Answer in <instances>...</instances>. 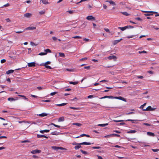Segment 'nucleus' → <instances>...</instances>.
Here are the masks:
<instances>
[{"instance_id": "1", "label": "nucleus", "mask_w": 159, "mask_h": 159, "mask_svg": "<svg viewBox=\"0 0 159 159\" xmlns=\"http://www.w3.org/2000/svg\"><path fill=\"white\" fill-rule=\"evenodd\" d=\"M156 109V107H152L151 106H148L146 109H143V111H154Z\"/></svg>"}, {"instance_id": "2", "label": "nucleus", "mask_w": 159, "mask_h": 159, "mask_svg": "<svg viewBox=\"0 0 159 159\" xmlns=\"http://www.w3.org/2000/svg\"><path fill=\"white\" fill-rule=\"evenodd\" d=\"M86 19L89 20H95V19L92 16H89L86 17Z\"/></svg>"}, {"instance_id": "3", "label": "nucleus", "mask_w": 159, "mask_h": 159, "mask_svg": "<svg viewBox=\"0 0 159 159\" xmlns=\"http://www.w3.org/2000/svg\"><path fill=\"white\" fill-rule=\"evenodd\" d=\"M107 59L109 60H111V59H113L114 61H116V56L114 55H112L109 56L107 57Z\"/></svg>"}, {"instance_id": "4", "label": "nucleus", "mask_w": 159, "mask_h": 159, "mask_svg": "<svg viewBox=\"0 0 159 159\" xmlns=\"http://www.w3.org/2000/svg\"><path fill=\"white\" fill-rule=\"evenodd\" d=\"M36 29V28L34 26H30L27 27L25 29V30H35Z\"/></svg>"}, {"instance_id": "5", "label": "nucleus", "mask_w": 159, "mask_h": 159, "mask_svg": "<svg viewBox=\"0 0 159 159\" xmlns=\"http://www.w3.org/2000/svg\"><path fill=\"white\" fill-rule=\"evenodd\" d=\"M28 65L29 67H34L35 66V63L34 62H32L29 63L28 64Z\"/></svg>"}, {"instance_id": "6", "label": "nucleus", "mask_w": 159, "mask_h": 159, "mask_svg": "<svg viewBox=\"0 0 159 159\" xmlns=\"http://www.w3.org/2000/svg\"><path fill=\"white\" fill-rule=\"evenodd\" d=\"M122 40V39H120L115 40L113 41V43L114 45H115L120 42Z\"/></svg>"}, {"instance_id": "7", "label": "nucleus", "mask_w": 159, "mask_h": 159, "mask_svg": "<svg viewBox=\"0 0 159 159\" xmlns=\"http://www.w3.org/2000/svg\"><path fill=\"white\" fill-rule=\"evenodd\" d=\"M40 152V150L36 149L31 151V153L32 154H35L36 153H39Z\"/></svg>"}, {"instance_id": "8", "label": "nucleus", "mask_w": 159, "mask_h": 159, "mask_svg": "<svg viewBox=\"0 0 159 159\" xmlns=\"http://www.w3.org/2000/svg\"><path fill=\"white\" fill-rule=\"evenodd\" d=\"M147 134L149 136H152V137H154L155 136L154 134L153 133L151 132H147Z\"/></svg>"}, {"instance_id": "9", "label": "nucleus", "mask_w": 159, "mask_h": 159, "mask_svg": "<svg viewBox=\"0 0 159 159\" xmlns=\"http://www.w3.org/2000/svg\"><path fill=\"white\" fill-rule=\"evenodd\" d=\"M37 137L38 138L44 137V138H45L46 139L48 138V137H47L46 136L43 135H40V134H37Z\"/></svg>"}, {"instance_id": "10", "label": "nucleus", "mask_w": 159, "mask_h": 159, "mask_svg": "<svg viewBox=\"0 0 159 159\" xmlns=\"http://www.w3.org/2000/svg\"><path fill=\"white\" fill-rule=\"evenodd\" d=\"M86 136V137H89V136L88 135L86 134H83L80 135V136L76 137H75V138H79V137H83V136Z\"/></svg>"}, {"instance_id": "11", "label": "nucleus", "mask_w": 159, "mask_h": 159, "mask_svg": "<svg viewBox=\"0 0 159 159\" xmlns=\"http://www.w3.org/2000/svg\"><path fill=\"white\" fill-rule=\"evenodd\" d=\"M31 16V14L30 13H26L24 14V16L25 17H27V18H29L30 17V16Z\"/></svg>"}, {"instance_id": "12", "label": "nucleus", "mask_w": 159, "mask_h": 159, "mask_svg": "<svg viewBox=\"0 0 159 159\" xmlns=\"http://www.w3.org/2000/svg\"><path fill=\"white\" fill-rule=\"evenodd\" d=\"M136 132V130H130L127 132V133L128 134H134Z\"/></svg>"}, {"instance_id": "13", "label": "nucleus", "mask_w": 159, "mask_h": 159, "mask_svg": "<svg viewBox=\"0 0 159 159\" xmlns=\"http://www.w3.org/2000/svg\"><path fill=\"white\" fill-rule=\"evenodd\" d=\"M80 145L81 144H80V143H78L77 145H76L75 146V148L76 150L78 149L79 148H81V147Z\"/></svg>"}, {"instance_id": "14", "label": "nucleus", "mask_w": 159, "mask_h": 159, "mask_svg": "<svg viewBox=\"0 0 159 159\" xmlns=\"http://www.w3.org/2000/svg\"><path fill=\"white\" fill-rule=\"evenodd\" d=\"M107 2H109L111 4L113 5H115L116 4L115 2H114L112 0H107L106 1Z\"/></svg>"}, {"instance_id": "15", "label": "nucleus", "mask_w": 159, "mask_h": 159, "mask_svg": "<svg viewBox=\"0 0 159 159\" xmlns=\"http://www.w3.org/2000/svg\"><path fill=\"white\" fill-rule=\"evenodd\" d=\"M118 28L121 30L122 31H124L128 28V26H125L124 27H119Z\"/></svg>"}, {"instance_id": "16", "label": "nucleus", "mask_w": 159, "mask_h": 159, "mask_svg": "<svg viewBox=\"0 0 159 159\" xmlns=\"http://www.w3.org/2000/svg\"><path fill=\"white\" fill-rule=\"evenodd\" d=\"M64 118L63 116L60 117L58 120V121L59 122L63 121L64 120Z\"/></svg>"}, {"instance_id": "17", "label": "nucleus", "mask_w": 159, "mask_h": 159, "mask_svg": "<svg viewBox=\"0 0 159 159\" xmlns=\"http://www.w3.org/2000/svg\"><path fill=\"white\" fill-rule=\"evenodd\" d=\"M50 130L49 129H45L43 130L40 131V132L41 133H43L44 132L48 133L49 132Z\"/></svg>"}, {"instance_id": "18", "label": "nucleus", "mask_w": 159, "mask_h": 159, "mask_svg": "<svg viewBox=\"0 0 159 159\" xmlns=\"http://www.w3.org/2000/svg\"><path fill=\"white\" fill-rule=\"evenodd\" d=\"M14 71V70H8V71H7V72H6V74H11V73H13Z\"/></svg>"}, {"instance_id": "19", "label": "nucleus", "mask_w": 159, "mask_h": 159, "mask_svg": "<svg viewBox=\"0 0 159 159\" xmlns=\"http://www.w3.org/2000/svg\"><path fill=\"white\" fill-rule=\"evenodd\" d=\"M80 144H81V145H90L91 143H88V142H84L83 143H80Z\"/></svg>"}, {"instance_id": "20", "label": "nucleus", "mask_w": 159, "mask_h": 159, "mask_svg": "<svg viewBox=\"0 0 159 159\" xmlns=\"http://www.w3.org/2000/svg\"><path fill=\"white\" fill-rule=\"evenodd\" d=\"M119 4L121 6L124 7L126 5V2H121L119 3Z\"/></svg>"}, {"instance_id": "21", "label": "nucleus", "mask_w": 159, "mask_h": 159, "mask_svg": "<svg viewBox=\"0 0 159 159\" xmlns=\"http://www.w3.org/2000/svg\"><path fill=\"white\" fill-rule=\"evenodd\" d=\"M108 125V123H106V124H98V126H100L103 127H105L106 126H107Z\"/></svg>"}, {"instance_id": "22", "label": "nucleus", "mask_w": 159, "mask_h": 159, "mask_svg": "<svg viewBox=\"0 0 159 159\" xmlns=\"http://www.w3.org/2000/svg\"><path fill=\"white\" fill-rule=\"evenodd\" d=\"M40 65L44 66L46 68L49 69H52V68L50 66H48L47 65L41 64Z\"/></svg>"}, {"instance_id": "23", "label": "nucleus", "mask_w": 159, "mask_h": 159, "mask_svg": "<svg viewBox=\"0 0 159 159\" xmlns=\"http://www.w3.org/2000/svg\"><path fill=\"white\" fill-rule=\"evenodd\" d=\"M20 97H21V98H20V99L21 98V99H22L23 100H26L27 101H28V98H26L25 97V96H24L20 95Z\"/></svg>"}, {"instance_id": "24", "label": "nucleus", "mask_w": 159, "mask_h": 159, "mask_svg": "<svg viewBox=\"0 0 159 159\" xmlns=\"http://www.w3.org/2000/svg\"><path fill=\"white\" fill-rule=\"evenodd\" d=\"M42 2L44 4H48V2L46 0H41Z\"/></svg>"}, {"instance_id": "25", "label": "nucleus", "mask_w": 159, "mask_h": 159, "mask_svg": "<svg viewBox=\"0 0 159 159\" xmlns=\"http://www.w3.org/2000/svg\"><path fill=\"white\" fill-rule=\"evenodd\" d=\"M115 98L121 100H124V98H123L121 97H115Z\"/></svg>"}, {"instance_id": "26", "label": "nucleus", "mask_w": 159, "mask_h": 159, "mask_svg": "<svg viewBox=\"0 0 159 159\" xmlns=\"http://www.w3.org/2000/svg\"><path fill=\"white\" fill-rule=\"evenodd\" d=\"M67 103H62L60 104H57L56 105L58 106H62L66 105Z\"/></svg>"}, {"instance_id": "27", "label": "nucleus", "mask_w": 159, "mask_h": 159, "mask_svg": "<svg viewBox=\"0 0 159 159\" xmlns=\"http://www.w3.org/2000/svg\"><path fill=\"white\" fill-rule=\"evenodd\" d=\"M39 116H46L47 115V114L45 113H43L42 114H39Z\"/></svg>"}, {"instance_id": "28", "label": "nucleus", "mask_w": 159, "mask_h": 159, "mask_svg": "<svg viewBox=\"0 0 159 159\" xmlns=\"http://www.w3.org/2000/svg\"><path fill=\"white\" fill-rule=\"evenodd\" d=\"M30 44L32 46H36L38 45L37 44L35 43L32 42H30Z\"/></svg>"}, {"instance_id": "29", "label": "nucleus", "mask_w": 159, "mask_h": 159, "mask_svg": "<svg viewBox=\"0 0 159 159\" xmlns=\"http://www.w3.org/2000/svg\"><path fill=\"white\" fill-rule=\"evenodd\" d=\"M72 124L73 125H76L78 126H80L82 125L81 124L79 123H73Z\"/></svg>"}, {"instance_id": "30", "label": "nucleus", "mask_w": 159, "mask_h": 159, "mask_svg": "<svg viewBox=\"0 0 159 159\" xmlns=\"http://www.w3.org/2000/svg\"><path fill=\"white\" fill-rule=\"evenodd\" d=\"M69 83L70 84H74V85H75V84H77L78 83V81H76V82H73L71 81V82H69Z\"/></svg>"}, {"instance_id": "31", "label": "nucleus", "mask_w": 159, "mask_h": 159, "mask_svg": "<svg viewBox=\"0 0 159 159\" xmlns=\"http://www.w3.org/2000/svg\"><path fill=\"white\" fill-rule=\"evenodd\" d=\"M142 12H152L153 13L157 14V13L158 12L156 11H142Z\"/></svg>"}, {"instance_id": "32", "label": "nucleus", "mask_w": 159, "mask_h": 159, "mask_svg": "<svg viewBox=\"0 0 159 159\" xmlns=\"http://www.w3.org/2000/svg\"><path fill=\"white\" fill-rule=\"evenodd\" d=\"M111 137H112V134L107 135L104 136V137L105 138H110Z\"/></svg>"}, {"instance_id": "33", "label": "nucleus", "mask_w": 159, "mask_h": 159, "mask_svg": "<svg viewBox=\"0 0 159 159\" xmlns=\"http://www.w3.org/2000/svg\"><path fill=\"white\" fill-rule=\"evenodd\" d=\"M126 121H131L132 122V123H135V122H134V121H138V120H131V119H128L127 120H126Z\"/></svg>"}, {"instance_id": "34", "label": "nucleus", "mask_w": 159, "mask_h": 159, "mask_svg": "<svg viewBox=\"0 0 159 159\" xmlns=\"http://www.w3.org/2000/svg\"><path fill=\"white\" fill-rule=\"evenodd\" d=\"M123 14L126 16H128L129 14L126 12H121Z\"/></svg>"}, {"instance_id": "35", "label": "nucleus", "mask_w": 159, "mask_h": 159, "mask_svg": "<svg viewBox=\"0 0 159 159\" xmlns=\"http://www.w3.org/2000/svg\"><path fill=\"white\" fill-rule=\"evenodd\" d=\"M52 148L54 150H58L59 149V147H56V146H52Z\"/></svg>"}, {"instance_id": "36", "label": "nucleus", "mask_w": 159, "mask_h": 159, "mask_svg": "<svg viewBox=\"0 0 159 159\" xmlns=\"http://www.w3.org/2000/svg\"><path fill=\"white\" fill-rule=\"evenodd\" d=\"M50 125H53L54 126H55L56 127H58V128H60V126L58 125H57L55 124H54L53 123H52L50 124Z\"/></svg>"}, {"instance_id": "37", "label": "nucleus", "mask_w": 159, "mask_h": 159, "mask_svg": "<svg viewBox=\"0 0 159 159\" xmlns=\"http://www.w3.org/2000/svg\"><path fill=\"white\" fill-rule=\"evenodd\" d=\"M10 6V4L8 3H7V4L4 5L3 6L1 7V8H3L4 7H6Z\"/></svg>"}, {"instance_id": "38", "label": "nucleus", "mask_w": 159, "mask_h": 159, "mask_svg": "<svg viewBox=\"0 0 159 159\" xmlns=\"http://www.w3.org/2000/svg\"><path fill=\"white\" fill-rule=\"evenodd\" d=\"M45 52H46V54L47 52H51V50L49 49H47L45 50Z\"/></svg>"}, {"instance_id": "39", "label": "nucleus", "mask_w": 159, "mask_h": 159, "mask_svg": "<svg viewBox=\"0 0 159 159\" xmlns=\"http://www.w3.org/2000/svg\"><path fill=\"white\" fill-rule=\"evenodd\" d=\"M67 71H70V72H73L74 71V70L73 69H66V70Z\"/></svg>"}, {"instance_id": "40", "label": "nucleus", "mask_w": 159, "mask_h": 159, "mask_svg": "<svg viewBox=\"0 0 159 159\" xmlns=\"http://www.w3.org/2000/svg\"><path fill=\"white\" fill-rule=\"evenodd\" d=\"M74 39H81V37L79 36H75L73 37H72Z\"/></svg>"}, {"instance_id": "41", "label": "nucleus", "mask_w": 159, "mask_h": 159, "mask_svg": "<svg viewBox=\"0 0 159 159\" xmlns=\"http://www.w3.org/2000/svg\"><path fill=\"white\" fill-rule=\"evenodd\" d=\"M59 56L61 57H64L65 56L64 53H63L60 52L59 53Z\"/></svg>"}, {"instance_id": "42", "label": "nucleus", "mask_w": 159, "mask_h": 159, "mask_svg": "<svg viewBox=\"0 0 159 159\" xmlns=\"http://www.w3.org/2000/svg\"><path fill=\"white\" fill-rule=\"evenodd\" d=\"M8 100L10 101H12L13 100H15L14 98H8Z\"/></svg>"}, {"instance_id": "43", "label": "nucleus", "mask_w": 159, "mask_h": 159, "mask_svg": "<svg viewBox=\"0 0 159 159\" xmlns=\"http://www.w3.org/2000/svg\"><path fill=\"white\" fill-rule=\"evenodd\" d=\"M80 151L83 153L85 154H87V152L84 151H83L82 150H80Z\"/></svg>"}, {"instance_id": "44", "label": "nucleus", "mask_w": 159, "mask_h": 159, "mask_svg": "<svg viewBox=\"0 0 159 159\" xmlns=\"http://www.w3.org/2000/svg\"><path fill=\"white\" fill-rule=\"evenodd\" d=\"M57 93V92H52V93H50V95H51V96H53L55 94H56Z\"/></svg>"}, {"instance_id": "45", "label": "nucleus", "mask_w": 159, "mask_h": 159, "mask_svg": "<svg viewBox=\"0 0 159 159\" xmlns=\"http://www.w3.org/2000/svg\"><path fill=\"white\" fill-rule=\"evenodd\" d=\"M114 136H116L117 137H120V135H119V134H112V137H113Z\"/></svg>"}, {"instance_id": "46", "label": "nucleus", "mask_w": 159, "mask_h": 159, "mask_svg": "<svg viewBox=\"0 0 159 159\" xmlns=\"http://www.w3.org/2000/svg\"><path fill=\"white\" fill-rule=\"evenodd\" d=\"M46 54V52H41L39 54V55H44Z\"/></svg>"}, {"instance_id": "47", "label": "nucleus", "mask_w": 159, "mask_h": 159, "mask_svg": "<svg viewBox=\"0 0 159 159\" xmlns=\"http://www.w3.org/2000/svg\"><path fill=\"white\" fill-rule=\"evenodd\" d=\"M74 12L73 11H71V10L68 11H66V12H68L70 14H72L73 13H74Z\"/></svg>"}, {"instance_id": "48", "label": "nucleus", "mask_w": 159, "mask_h": 159, "mask_svg": "<svg viewBox=\"0 0 159 159\" xmlns=\"http://www.w3.org/2000/svg\"><path fill=\"white\" fill-rule=\"evenodd\" d=\"M70 109H76V110H79L80 109V108H76V107H70Z\"/></svg>"}, {"instance_id": "49", "label": "nucleus", "mask_w": 159, "mask_h": 159, "mask_svg": "<svg viewBox=\"0 0 159 159\" xmlns=\"http://www.w3.org/2000/svg\"><path fill=\"white\" fill-rule=\"evenodd\" d=\"M123 120H113V121L115 122H118L121 121H123Z\"/></svg>"}, {"instance_id": "50", "label": "nucleus", "mask_w": 159, "mask_h": 159, "mask_svg": "<svg viewBox=\"0 0 159 159\" xmlns=\"http://www.w3.org/2000/svg\"><path fill=\"white\" fill-rule=\"evenodd\" d=\"M52 39L54 41H56L57 40V38L55 37H52Z\"/></svg>"}, {"instance_id": "51", "label": "nucleus", "mask_w": 159, "mask_h": 159, "mask_svg": "<svg viewBox=\"0 0 159 159\" xmlns=\"http://www.w3.org/2000/svg\"><path fill=\"white\" fill-rule=\"evenodd\" d=\"M51 134L52 135H57L58 133L56 132H52Z\"/></svg>"}, {"instance_id": "52", "label": "nucleus", "mask_w": 159, "mask_h": 159, "mask_svg": "<svg viewBox=\"0 0 159 159\" xmlns=\"http://www.w3.org/2000/svg\"><path fill=\"white\" fill-rule=\"evenodd\" d=\"M146 104V103H144L143 105H142L140 107V108L143 109V108L145 106Z\"/></svg>"}, {"instance_id": "53", "label": "nucleus", "mask_w": 159, "mask_h": 159, "mask_svg": "<svg viewBox=\"0 0 159 159\" xmlns=\"http://www.w3.org/2000/svg\"><path fill=\"white\" fill-rule=\"evenodd\" d=\"M136 77L138 79H142L143 78V77L142 76H139V75L136 76Z\"/></svg>"}, {"instance_id": "54", "label": "nucleus", "mask_w": 159, "mask_h": 159, "mask_svg": "<svg viewBox=\"0 0 159 159\" xmlns=\"http://www.w3.org/2000/svg\"><path fill=\"white\" fill-rule=\"evenodd\" d=\"M51 63V62L49 61H48L45 63H44L43 65H47V64H49Z\"/></svg>"}, {"instance_id": "55", "label": "nucleus", "mask_w": 159, "mask_h": 159, "mask_svg": "<svg viewBox=\"0 0 159 159\" xmlns=\"http://www.w3.org/2000/svg\"><path fill=\"white\" fill-rule=\"evenodd\" d=\"M134 35H131V36H128L127 37V38L128 39L131 38L133 37H134Z\"/></svg>"}, {"instance_id": "56", "label": "nucleus", "mask_w": 159, "mask_h": 159, "mask_svg": "<svg viewBox=\"0 0 159 159\" xmlns=\"http://www.w3.org/2000/svg\"><path fill=\"white\" fill-rule=\"evenodd\" d=\"M152 150L154 152H157L159 151V149H152Z\"/></svg>"}, {"instance_id": "57", "label": "nucleus", "mask_w": 159, "mask_h": 159, "mask_svg": "<svg viewBox=\"0 0 159 159\" xmlns=\"http://www.w3.org/2000/svg\"><path fill=\"white\" fill-rule=\"evenodd\" d=\"M6 61V60L5 59H2L1 60V62L2 63H3L4 62H5Z\"/></svg>"}, {"instance_id": "58", "label": "nucleus", "mask_w": 159, "mask_h": 159, "mask_svg": "<svg viewBox=\"0 0 159 159\" xmlns=\"http://www.w3.org/2000/svg\"><path fill=\"white\" fill-rule=\"evenodd\" d=\"M150 146L149 145L146 144H143V145H141V147H148V146Z\"/></svg>"}, {"instance_id": "59", "label": "nucleus", "mask_w": 159, "mask_h": 159, "mask_svg": "<svg viewBox=\"0 0 159 159\" xmlns=\"http://www.w3.org/2000/svg\"><path fill=\"white\" fill-rule=\"evenodd\" d=\"M100 148L99 147H92V148L94 149H98Z\"/></svg>"}, {"instance_id": "60", "label": "nucleus", "mask_w": 159, "mask_h": 159, "mask_svg": "<svg viewBox=\"0 0 159 159\" xmlns=\"http://www.w3.org/2000/svg\"><path fill=\"white\" fill-rule=\"evenodd\" d=\"M37 88L39 90H41L43 89V88H42L41 87L39 86L38 87H37Z\"/></svg>"}, {"instance_id": "61", "label": "nucleus", "mask_w": 159, "mask_h": 159, "mask_svg": "<svg viewBox=\"0 0 159 159\" xmlns=\"http://www.w3.org/2000/svg\"><path fill=\"white\" fill-rule=\"evenodd\" d=\"M88 7L90 9H91V8H92V6H91V5H90V4H88Z\"/></svg>"}, {"instance_id": "62", "label": "nucleus", "mask_w": 159, "mask_h": 159, "mask_svg": "<svg viewBox=\"0 0 159 159\" xmlns=\"http://www.w3.org/2000/svg\"><path fill=\"white\" fill-rule=\"evenodd\" d=\"M45 11H41L39 12V13L40 15H42L44 13Z\"/></svg>"}, {"instance_id": "63", "label": "nucleus", "mask_w": 159, "mask_h": 159, "mask_svg": "<svg viewBox=\"0 0 159 159\" xmlns=\"http://www.w3.org/2000/svg\"><path fill=\"white\" fill-rule=\"evenodd\" d=\"M104 30L106 32H110L109 30L107 28H105Z\"/></svg>"}, {"instance_id": "64", "label": "nucleus", "mask_w": 159, "mask_h": 159, "mask_svg": "<svg viewBox=\"0 0 159 159\" xmlns=\"http://www.w3.org/2000/svg\"><path fill=\"white\" fill-rule=\"evenodd\" d=\"M97 156L98 159H103V158L102 157L98 156V155H97Z\"/></svg>"}]
</instances>
